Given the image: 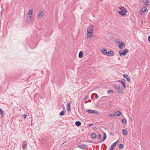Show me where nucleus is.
Masks as SVG:
<instances>
[{
    "mask_svg": "<svg viewBox=\"0 0 150 150\" xmlns=\"http://www.w3.org/2000/svg\"><path fill=\"white\" fill-rule=\"evenodd\" d=\"M119 8L121 10V11H119V14L122 16H124L126 15L127 10L124 7L122 6H120L119 7Z\"/></svg>",
    "mask_w": 150,
    "mask_h": 150,
    "instance_id": "f257e3e1",
    "label": "nucleus"
},
{
    "mask_svg": "<svg viewBox=\"0 0 150 150\" xmlns=\"http://www.w3.org/2000/svg\"><path fill=\"white\" fill-rule=\"evenodd\" d=\"M114 88L117 89V91L119 93L121 94L123 93V90L122 86L118 85L116 84L114 86Z\"/></svg>",
    "mask_w": 150,
    "mask_h": 150,
    "instance_id": "f03ea898",
    "label": "nucleus"
},
{
    "mask_svg": "<svg viewBox=\"0 0 150 150\" xmlns=\"http://www.w3.org/2000/svg\"><path fill=\"white\" fill-rule=\"evenodd\" d=\"M128 50L127 49H125L123 50V51H119V55L120 56H125V55L128 52Z\"/></svg>",
    "mask_w": 150,
    "mask_h": 150,
    "instance_id": "7ed1b4c3",
    "label": "nucleus"
},
{
    "mask_svg": "<svg viewBox=\"0 0 150 150\" xmlns=\"http://www.w3.org/2000/svg\"><path fill=\"white\" fill-rule=\"evenodd\" d=\"M118 81L119 82H120L122 85L123 86V88H125L126 87V85L125 83L126 82V80L125 79H121L120 80H118Z\"/></svg>",
    "mask_w": 150,
    "mask_h": 150,
    "instance_id": "20e7f679",
    "label": "nucleus"
},
{
    "mask_svg": "<svg viewBox=\"0 0 150 150\" xmlns=\"http://www.w3.org/2000/svg\"><path fill=\"white\" fill-rule=\"evenodd\" d=\"M27 145V142L25 141H24L23 142V143L22 144V148L23 149H26Z\"/></svg>",
    "mask_w": 150,
    "mask_h": 150,
    "instance_id": "39448f33",
    "label": "nucleus"
},
{
    "mask_svg": "<svg viewBox=\"0 0 150 150\" xmlns=\"http://www.w3.org/2000/svg\"><path fill=\"white\" fill-rule=\"evenodd\" d=\"M118 143V140H117L116 142L114 143L111 146L110 149L109 150H112L116 146L117 143Z\"/></svg>",
    "mask_w": 150,
    "mask_h": 150,
    "instance_id": "423d86ee",
    "label": "nucleus"
},
{
    "mask_svg": "<svg viewBox=\"0 0 150 150\" xmlns=\"http://www.w3.org/2000/svg\"><path fill=\"white\" fill-rule=\"evenodd\" d=\"M125 45L122 41L119 42V44L118 45L120 49H122L123 48V47H125Z\"/></svg>",
    "mask_w": 150,
    "mask_h": 150,
    "instance_id": "0eeeda50",
    "label": "nucleus"
},
{
    "mask_svg": "<svg viewBox=\"0 0 150 150\" xmlns=\"http://www.w3.org/2000/svg\"><path fill=\"white\" fill-rule=\"evenodd\" d=\"M87 111L90 113H95L96 114H98V111H96L95 110H92L90 109L88 110H87Z\"/></svg>",
    "mask_w": 150,
    "mask_h": 150,
    "instance_id": "6e6552de",
    "label": "nucleus"
},
{
    "mask_svg": "<svg viewBox=\"0 0 150 150\" xmlns=\"http://www.w3.org/2000/svg\"><path fill=\"white\" fill-rule=\"evenodd\" d=\"M93 27L92 25H91L90 27H89L87 30V32H90L93 33Z\"/></svg>",
    "mask_w": 150,
    "mask_h": 150,
    "instance_id": "1a4fd4ad",
    "label": "nucleus"
},
{
    "mask_svg": "<svg viewBox=\"0 0 150 150\" xmlns=\"http://www.w3.org/2000/svg\"><path fill=\"white\" fill-rule=\"evenodd\" d=\"M108 56H111L114 55V52L112 50L109 51L107 52V54H106Z\"/></svg>",
    "mask_w": 150,
    "mask_h": 150,
    "instance_id": "9d476101",
    "label": "nucleus"
},
{
    "mask_svg": "<svg viewBox=\"0 0 150 150\" xmlns=\"http://www.w3.org/2000/svg\"><path fill=\"white\" fill-rule=\"evenodd\" d=\"M78 147L82 149H86L87 148V146L83 144L79 145Z\"/></svg>",
    "mask_w": 150,
    "mask_h": 150,
    "instance_id": "9b49d317",
    "label": "nucleus"
},
{
    "mask_svg": "<svg viewBox=\"0 0 150 150\" xmlns=\"http://www.w3.org/2000/svg\"><path fill=\"white\" fill-rule=\"evenodd\" d=\"M122 112L120 111H117L114 113V116H120L122 115Z\"/></svg>",
    "mask_w": 150,
    "mask_h": 150,
    "instance_id": "f8f14e48",
    "label": "nucleus"
},
{
    "mask_svg": "<svg viewBox=\"0 0 150 150\" xmlns=\"http://www.w3.org/2000/svg\"><path fill=\"white\" fill-rule=\"evenodd\" d=\"M103 134L104 135L103 138L99 142V143H101L104 142L106 139L107 137V135L106 133L105 132H104Z\"/></svg>",
    "mask_w": 150,
    "mask_h": 150,
    "instance_id": "ddd939ff",
    "label": "nucleus"
},
{
    "mask_svg": "<svg viewBox=\"0 0 150 150\" xmlns=\"http://www.w3.org/2000/svg\"><path fill=\"white\" fill-rule=\"evenodd\" d=\"M147 9V7L146 6H144L139 11V13H141V12H145L146 11Z\"/></svg>",
    "mask_w": 150,
    "mask_h": 150,
    "instance_id": "4468645a",
    "label": "nucleus"
},
{
    "mask_svg": "<svg viewBox=\"0 0 150 150\" xmlns=\"http://www.w3.org/2000/svg\"><path fill=\"white\" fill-rule=\"evenodd\" d=\"M93 34V33L90 32H87V38L88 39H90L91 37Z\"/></svg>",
    "mask_w": 150,
    "mask_h": 150,
    "instance_id": "2eb2a0df",
    "label": "nucleus"
},
{
    "mask_svg": "<svg viewBox=\"0 0 150 150\" xmlns=\"http://www.w3.org/2000/svg\"><path fill=\"white\" fill-rule=\"evenodd\" d=\"M32 19V16H27L26 17V22L29 23Z\"/></svg>",
    "mask_w": 150,
    "mask_h": 150,
    "instance_id": "dca6fc26",
    "label": "nucleus"
},
{
    "mask_svg": "<svg viewBox=\"0 0 150 150\" xmlns=\"http://www.w3.org/2000/svg\"><path fill=\"white\" fill-rule=\"evenodd\" d=\"M101 52L104 55H106L107 54V51L106 49L104 48H102L101 50Z\"/></svg>",
    "mask_w": 150,
    "mask_h": 150,
    "instance_id": "f3484780",
    "label": "nucleus"
},
{
    "mask_svg": "<svg viewBox=\"0 0 150 150\" xmlns=\"http://www.w3.org/2000/svg\"><path fill=\"white\" fill-rule=\"evenodd\" d=\"M43 15V12L42 11H41L39 12L38 14V17L40 18H41L42 17Z\"/></svg>",
    "mask_w": 150,
    "mask_h": 150,
    "instance_id": "a211bd4d",
    "label": "nucleus"
},
{
    "mask_svg": "<svg viewBox=\"0 0 150 150\" xmlns=\"http://www.w3.org/2000/svg\"><path fill=\"white\" fill-rule=\"evenodd\" d=\"M122 132L125 135H127L128 134V132L125 129H123L122 130Z\"/></svg>",
    "mask_w": 150,
    "mask_h": 150,
    "instance_id": "6ab92c4d",
    "label": "nucleus"
},
{
    "mask_svg": "<svg viewBox=\"0 0 150 150\" xmlns=\"http://www.w3.org/2000/svg\"><path fill=\"white\" fill-rule=\"evenodd\" d=\"M33 10H30L28 11V14L29 16H32L33 15Z\"/></svg>",
    "mask_w": 150,
    "mask_h": 150,
    "instance_id": "aec40b11",
    "label": "nucleus"
},
{
    "mask_svg": "<svg viewBox=\"0 0 150 150\" xmlns=\"http://www.w3.org/2000/svg\"><path fill=\"white\" fill-rule=\"evenodd\" d=\"M75 125L78 127L79 126L81 125V123L79 121H77L75 122Z\"/></svg>",
    "mask_w": 150,
    "mask_h": 150,
    "instance_id": "412c9836",
    "label": "nucleus"
},
{
    "mask_svg": "<svg viewBox=\"0 0 150 150\" xmlns=\"http://www.w3.org/2000/svg\"><path fill=\"white\" fill-rule=\"evenodd\" d=\"M83 56V53L82 51L80 52L79 54V58H81Z\"/></svg>",
    "mask_w": 150,
    "mask_h": 150,
    "instance_id": "4be33fe9",
    "label": "nucleus"
},
{
    "mask_svg": "<svg viewBox=\"0 0 150 150\" xmlns=\"http://www.w3.org/2000/svg\"><path fill=\"white\" fill-rule=\"evenodd\" d=\"M91 136L92 138H94L95 139H96L97 136L95 133H93V132L91 134Z\"/></svg>",
    "mask_w": 150,
    "mask_h": 150,
    "instance_id": "5701e85b",
    "label": "nucleus"
},
{
    "mask_svg": "<svg viewBox=\"0 0 150 150\" xmlns=\"http://www.w3.org/2000/svg\"><path fill=\"white\" fill-rule=\"evenodd\" d=\"M143 1L145 5L147 6L149 5V3L148 0H143Z\"/></svg>",
    "mask_w": 150,
    "mask_h": 150,
    "instance_id": "b1692460",
    "label": "nucleus"
},
{
    "mask_svg": "<svg viewBox=\"0 0 150 150\" xmlns=\"http://www.w3.org/2000/svg\"><path fill=\"white\" fill-rule=\"evenodd\" d=\"M70 103H67V110L68 111H69L70 109Z\"/></svg>",
    "mask_w": 150,
    "mask_h": 150,
    "instance_id": "393cba45",
    "label": "nucleus"
},
{
    "mask_svg": "<svg viewBox=\"0 0 150 150\" xmlns=\"http://www.w3.org/2000/svg\"><path fill=\"white\" fill-rule=\"evenodd\" d=\"M122 123L123 124H125L127 122V120L125 119H122Z\"/></svg>",
    "mask_w": 150,
    "mask_h": 150,
    "instance_id": "a878e982",
    "label": "nucleus"
},
{
    "mask_svg": "<svg viewBox=\"0 0 150 150\" xmlns=\"http://www.w3.org/2000/svg\"><path fill=\"white\" fill-rule=\"evenodd\" d=\"M114 93V91H113V90L111 89V90H109L108 91V94H110L111 93Z\"/></svg>",
    "mask_w": 150,
    "mask_h": 150,
    "instance_id": "bb28decb",
    "label": "nucleus"
},
{
    "mask_svg": "<svg viewBox=\"0 0 150 150\" xmlns=\"http://www.w3.org/2000/svg\"><path fill=\"white\" fill-rule=\"evenodd\" d=\"M97 137L98 139H100L101 138V136L100 134H99L97 135Z\"/></svg>",
    "mask_w": 150,
    "mask_h": 150,
    "instance_id": "cd10ccee",
    "label": "nucleus"
},
{
    "mask_svg": "<svg viewBox=\"0 0 150 150\" xmlns=\"http://www.w3.org/2000/svg\"><path fill=\"white\" fill-rule=\"evenodd\" d=\"M64 114V112L63 111H62L59 113V115L60 116H63Z\"/></svg>",
    "mask_w": 150,
    "mask_h": 150,
    "instance_id": "c85d7f7f",
    "label": "nucleus"
},
{
    "mask_svg": "<svg viewBox=\"0 0 150 150\" xmlns=\"http://www.w3.org/2000/svg\"><path fill=\"white\" fill-rule=\"evenodd\" d=\"M0 112L2 116H3V114L4 113V112L3 111L1 108H0Z\"/></svg>",
    "mask_w": 150,
    "mask_h": 150,
    "instance_id": "c756f323",
    "label": "nucleus"
},
{
    "mask_svg": "<svg viewBox=\"0 0 150 150\" xmlns=\"http://www.w3.org/2000/svg\"><path fill=\"white\" fill-rule=\"evenodd\" d=\"M118 147L119 148L122 149L123 147V145L122 144H120L119 145Z\"/></svg>",
    "mask_w": 150,
    "mask_h": 150,
    "instance_id": "7c9ffc66",
    "label": "nucleus"
},
{
    "mask_svg": "<svg viewBox=\"0 0 150 150\" xmlns=\"http://www.w3.org/2000/svg\"><path fill=\"white\" fill-rule=\"evenodd\" d=\"M128 76V75L127 74H123V76L125 78H127V77Z\"/></svg>",
    "mask_w": 150,
    "mask_h": 150,
    "instance_id": "2f4dec72",
    "label": "nucleus"
},
{
    "mask_svg": "<svg viewBox=\"0 0 150 150\" xmlns=\"http://www.w3.org/2000/svg\"><path fill=\"white\" fill-rule=\"evenodd\" d=\"M22 115V117L24 118V119H25L26 118V115L23 114V115Z\"/></svg>",
    "mask_w": 150,
    "mask_h": 150,
    "instance_id": "473e14b6",
    "label": "nucleus"
},
{
    "mask_svg": "<svg viewBox=\"0 0 150 150\" xmlns=\"http://www.w3.org/2000/svg\"><path fill=\"white\" fill-rule=\"evenodd\" d=\"M114 116V113L113 114H110L108 115V117H112Z\"/></svg>",
    "mask_w": 150,
    "mask_h": 150,
    "instance_id": "72a5a7b5",
    "label": "nucleus"
},
{
    "mask_svg": "<svg viewBox=\"0 0 150 150\" xmlns=\"http://www.w3.org/2000/svg\"><path fill=\"white\" fill-rule=\"evenodd\" d=\"M126 79L127 81H129L130 80V79L129 77H127L126 78Z\"/></svg>",
    "mask_w": 150,
    "mask_h": 150,
    "instance_id": "f704fd0d",
    "label": "nucleus"
},
{
    "mask_svg": "<svg viewBox=\"0 0 150 150\" xmlns=\"http://www.w3.org/2000/svg\"><path fill=\"white\" fill-rule=\"evenodd\" d=\"M95 98H96V99L98 98V96L96 93Z\"/></svg>",
    "mask_w": 150,
    "mask_h": 150,
    "instance_id": "c9c22d12",
    "label": "nucleus"
},
{
    "mask_svg": "<svg viewBox=\"0 0 150 150\" xmlns=\"http://www.w3.org/2000/svg\"><path fill=\"white\" fill-rule=\"evenodd\" d=\"M148 40L149 42H150V35L148 37Z\"/></svg>",
    "mask_w": 150,
    "mask_h": 150,
    "instance_id": "e433bc0d",
    "label": "nucleus"
},
{
    "mask_svg": "<svg viewBox=\"0 0 150 150\" xmlns=\"http://www.w3.org/2000/svg\"><path fill=\"white\" fill-rule=\"evenodd\" d=\"M129 119H130V121H132V120H133V119H132V117H130L129 118Z\"/></svg>",
    "mask_w": 150,
    "mask_h": 150,
    "instance_id": "4c0bfd02",
    "label": "nucleus"
},
{
    "mask_svg": "<svg viewBox=\"0 0 150 150\" xmlns=\"http://www.w3.org/2000/svg\"><path fill=\"white\" fill-rule=\"evenodd\" d=\"M110 135H112V136H114V134L112 133V132H111V133H110Z\"/></svg>",
    "mask_w": 150,
    "mask_h": 150,
    "instance_id": "58836bf2",
    "label": "nucleus"
},
{
    "mask_svg": "<svg viewBox=\"0 0 150 150\" xmlns=\"http://www.w3.org/2000/svg\"><path fill=\"white\" fill-rule=\"evenodd\" d=\"M62 107L63 108V109H64H64L65 110V107H64V105H62Z\"/></svg>",
    "mask_w": 150,
    "mask_h": 150,
    "instance_id": "ea45409f",
    "label": "nucleus"
},
{
    "mask_svg": "<svg viewBox=\"0 0 150 150\" xmlns=\"http://www.w3.org/2000/svg\"><path fill=\"white\" fill-rule=\"evenodd\" d=\"M93 124H90L89 125H88V126H91L92 125H93Z\"/></svg>",
    "mask_w": 150,
    "mask_h": 150,
    "instance_id": "a19ab883",
    "label": "nucleus"
},
{
    "mask_svg": "<svg viewBox=\"0 0 150 150\" xmlns=\"http://www.w3.org/2000/svg\"><path fill=\"white\" fill-rule=\"evenodd\" d=\"M88 142H89V143H93V142H91L90 141H88Z\"/></svg>",
    "mask_w": 150,
    "mask_h": 150,
    "instance_id": "79ce46f5",
    "label": "nucleus"
},
{
    "mask_svg": "<svg viewBox=\"0 0 150 150\" xmlns=\"http://www.w3.org/2000/svg\"><path fill=\"white\" fill-rule=\"evenodd\" d=\"M87 97H86L85 98V100H87Z\"/></svg>",
    "mask_w": 150,
    "mask_h": 150,
    "instance_id": "37998d69",
    "label": "nucleus"
},
{
    "mask_svg": "<svg viewBox=\"0 0 150 150\" xmlns=\"http://www.w3.org/2000/svg\"><path fill=\"white\" fill-rule=\"evenodd\" d=\"M66 142V141H65L63 143V144H63L64 143H65Z\"/></svg>",
    "mask_w": 150,
    "mask_h": 150,
    "instance_id": "c03bdc74",
    "label": "nucleus"
},
{
    "mask_svg": "<svg viewBox=\"0 0 150 150\" xmlns=\"http://www.w3.org/2000/svg\"><path fill=\"white\" fill-rule=\"evenodd\" d=\"M94 129H96V127H94Z\"/></svg>",
    "mask_w": 150,
    "mask_h": 150,
    "instance_id": "a18cd8bd",
    "label": "nucleus"
},
{
    "mask_svg": "<svg viewBox=\"0 0 150 150\" xmlns=\"http://www.w3.org/2000/svg\"><path fill=\"white\" fill-rule=\"evenodd\" d=\"M32 125H33L32 123H31V126H32Z\"/></svg>",
    "mask_w": 150,
    "mask_h": 150,
    "instance_id": "49530a36",
    "label": "nucleus"
},
{
    "mask_svg": "<svg viewBox=\"0 0 150 150\" xmlns=\"http://www.w3.org/2000/svg\"><path fill=\"white\" fill-rule=\"evenodd\" d=\"M118 59L119 60H120V59L119 58H118Z\"/></svg>",
    "mask_w": 150,
    "mask_h": 150,
    "instance_id": "de8ad7c7",
    "label": "nucleus"
}]
</instances>
